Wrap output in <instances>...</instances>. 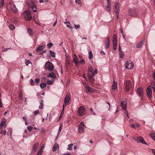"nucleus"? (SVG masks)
<instances>
[{"instance_id":"nucleus-48","label":"nucleus","mask_w":155,"mask_h":155,"mask_svg":"<svg viewBox=\"0 0 155 155\" xmlns=\"http://www.w3.org/2000/svg\"><path fill=\"white\" fill-rule=\"evenodd\" d=\"M1 93H0V107H2V103L1 99Z\"/></svg>"},{"instance_id":"nucleus-19","label":"nucleus","mask_w":155,"mask_h":155,"mask_svg":"<svg viewBox=\"0 0 155 155\" xmlns=\"http://www.w3.org/2000/svg\"><path fill=\"white\" fill-rule=\"evenodd\" d=\"M110 44V38L109 37L107 38L106 41L105 45L106 46V48L107 49L109 46Z\"/></svg>"},{"instance_id":"nucleus-4","label":"nucleus","mask_w":155,"mask_h":155,"mask_svg":"<svg viewBox=\"0 0 155 155\" xmlns=\"http://www.w3.org/2000/svg\"><path fill=\"white\" fill-rule=\"evenodd\" d=\"M26 21H28L31 19V12L29 11H26L22 13Z\"/></svg>"},{"instance_id":"nucleus-17","label":"nucleus","mask_w":155,"mask_h":155,"mask_svg":"<svg viewBox=\"0 0 155 155\" xmlns=\"http://www.w3.org/2000/svg\"><path fill=\"white\" fill-rule=\"evenodd\" d=\"M59 147V145L57 143H55L52 147V151L54 152L56 150L58 149Z\"/></svg>"},{"instance_id":"nucleus-42","label":"nucleus","mask_w":155,"mask_h":155,"mask_svg":"<svg viewBox=\"0 0 155 155\" xmlns=\"http://www.w3.org/2000/svg\"><path fill=\"white\" fill-rule=\"evenodd\" d=\"M142 45V42H140L139 44H138L136 45V47L137 48H139L141 47Z\"/></svg>"},{"instance_id":"nucleus-56","label":"nucleus","mask_w":155,"mask_h":155,"mask_svg":"<svg viewBox=\"0 0 155 155\" xmlns=\"http://www.w3.org/2000/svg\"><path fill=\"white\" fill-rule=\"evenodd\" d=\"M30 84L31 85H34V81L32 79H31L30 80Z\"/></svg>"},{"instance_id":"nucleus-16","label":"nucleus","mask_w":155,"mask_h":155,"mask_svg":"<svg viewBox=\"0 0 155 155\" xmlns=\"http://www.w3.org/2000/svg\"><path fill=\"white\" fill-rule=\"evenodd\" d=\"M119 53L120 57L121 58H123L124 56V53L121 50L120 45L119 48Z\"/></svg>"},{"instance_id":"nucleus-13","label":"nucleus","mask_w":155,"mask_h":155,"mask_svg":"<svg viewBox=\"0 0 155 155\" xmlns=\"http://www.w3.org/2000/svg\"><path fill=\"white\" fill-rule=\"evenodd\" d=\"M137 92L139 96L141 97L142 99L143 96V92L142 88L139 87L137 89Z\"/></svg>"},{"instance_id":"nucleus-45","label":"nucleus","mask_w":155,"mask_h":155,"mask_svg":"<svg viewBox=\"0 0 155 155\" xmlns=\"http://www.w3.org/2000/svg\"><path fill=\"white\" fill-rule=\"evenodd\" d=\"M27 128L28 131H31L33 127L31 126H28L27 127Z\"/></svg>"},{"instance_id":"nucleus-27","label":"nucleus","mask_w":155,"mask_h":155,"mask_svg":"<svg viewBox=\"0 0 155 155\" xmlns=\"http://www.w3.org/2000/svg\"><path fill=\"white\" fill-rule=\"evenodd\" d=\"M4 120H2L1 123L0 125V128H2V127L6 123V119L4 118Z\"/></svg>"},{"instance_id":"nucleus-6","label":"nucleus","mask_w":155,"mask_h":155,"mask_svg":"<svg viewBox=\"0 0 155 155\" xmlns=\"http://www.w3.org/2000/svg\"><path fill=\"white\" fill-rule=\"evenodd\" d=\"M132 83L131 81L127 80L126 81L125 83V90L128 92L132 88Z\"/></svg>"},{"instance_id":"nucleus-36","label":"nucleus","mask_w":155,"mask_h":155,"mask_svg":"<svg viewBox=\"0 0 155 155\" xmlns=\"http://www.w3.org/2000/svg\"><path fill=\"white\" fill-rule=\"evenodd\" d=\"M50 55L53 57H55V56L54 53V52L53 51L50 50Z\"/></svg>"},{"instance_id":"nucleus-15","label":"nucleus","mask_w":155,"mask_h":155,"mask_svg":"<svg viewBox=\"0 0 155 155\" xmlns=\"http://www.w3.org/2000/svg\"><path fill=\"white\" fill-rule=\"evenodd\" d=\"M39 143L37 142L35 143L33 146L32 151L35 152L37 151V149L38 147Z\"/></svg>"},{"instance_id":"nucleus-44","label":"nucleus","mask_w":155,"mask_h":155,"mask_svg":"<svg viewBox=\"0 0 155 155\" xmlns=\"http://www.w3.org/2000/svg\"><path fill=\"white\" fill-rule=\"evenodd\" d=\"M112 42L113 45H117V40H113Z\"/></svg>"},{"instance_id":"nucleus-5","label":"nucleus","mask_w":155,"mask_h":155,"mask_svg":"<svg viewBox=\"0 0 155 155\" xmlns=\"http://www.w3.org/2000/svg\"><path fill=\"white\" fill-rule=\"evenodd\" d=\"M78 116H81L84 115L86 112L85 107L83 106H81L78 109Z\"/></svg>"},{"instance_id":"nucleus-58","label":"nucleus","mask_w":155,"mask_h":155,"mask_svg":"<svg viewBox=\"0 0 155 155\" xmlns=\"http://www.w3.org/2000/svg\"><path fill=\"white\" fill-rule=\"evenodd\" d=\"M113 48L114 50H116L117 49V45H113Z\"/></svg>"},{"instance_id":"nucleus-60","label":"nucleus","mask_w":155,"mask_h":155,"mask_svg":"<svg viewBox=\"0 0 155 155\" xmlns=\"http://www.w3.org/2000/svg\"><path fill=\"white\" fill-rule=\"evenodd\" d=\"M57 19H56V20L54 22V23L53 24V26H55L56 25L57 22Z\"/></svg>"},{"instance_id":"nucleus-30","label":"nucleus","mask_w":155,"mask_h":155,"mask_svg":"<svg viewBox=\"0 0 155 155\" xmlns=\"http://www.w3.org/2000/svg\"><path fill=\"white\" fill-rule=\"evenodd\" d=\"M87 92L89 93H91L93 92L94 89L91 87H89L88 88L87 90Z\"/></svg>"},{"instance_id":"nucleus-50","label":"nucleus","mask_w":155,"mask_h":155,"mask_svg":"<svg viewBox=\"0 0 155 155\" xmlns=\"http://www.w3.org/2000/svg\"><path fill=\"white\" fill-rule=\"evenodd\" d=\"M40 79L38 78H36L35 80V82L37 84L39 83L40 82Z\"/></svg>"},{"instance_id":"nucleus-43","label":"nucleus","mask_w":155,"mask_h":155,"mask_svg":"<svg viewBox=\"0 0 155 155\" xmlns=\"http://www.w3.org/2000/svg\"><path fill=\"white\" fill-rule=\"evenodd\" d=\"M53 83V81L51 80H48L47 82V84L49 85L52 84Z\"/></svg>"},{"instance_id":"nucleus-37","label":"nucleus","mask_w":155,"mask_h":155,"mask_svg":"<svg viewBox=\"0 0 155 155\" xmlns=\"http://www.w3.org/2000/svg\"><path fill=\"white\" fill-rule=\"evenodd\" d=\"M43 100H42L41 102L40 103V105L39 106V108L40 109H42L43 108Z\"/></svg>"},{"instance_id":"nucleus-51","label":"nucleus","mask_w":155,"mask_h":155,"mask_svg":"<svg viewBox=\"0 0 155 155\" xmlns=\"http://www.w3.org/2000/svg\"><path fill=\"white\" fill-rule=\"evenodd\" d=\"M75 2L77 4H81V1L80 0H76Z\"/></svg>"},{"instance_id":"nucleus-25","label":"nucleus","mask_w":155,"mask_h":155,"mask_svg":"<svg viewBox=\"0 0 155 155\" xmlns=\"http://www.w3.org/2000/svg\"><path fill=\"white\" fill-rule=\"evenodd\" d=\"M45 45H43L42 46H40L38 48L36 49V50L37 51H41L42 50L44 49V48H45Z\"/></svg>"},{"instance_id":"nucleus-40","label":"nucleus","mask_w":155,"mask_h":155,"mask_svg":"<svg viewBox=\"0 0 155 155\" xmlns=\"http://www.w3.org/2000/svg\"><path fill=\"white\" fill-rule=\"evenodd\" d=\"M150 136L153 140H155V133L150 134Z\"/></svg>"},{"instance_id":"nucleus-20","label":"nucleus","mask_w":155,"mask_h":155,"mask_svg":"<svg viewBox=\"0 0 155 155\" xmlns=\"http://www.w3.org/2000/svg\"><path fill=\"white\" fill-rule=\"evenodd\" d=\"M30 7L34 12H35L37 11V8L34 3H32Z\"/></svg>"},{"instance_id":"nucleus-18","label":"nucleus","mask_w":155,"mask_h":155,"mask_svg":"<svg viewBox=\"0 0 155 155\" xmlns=\"http://www.w3.org/2000/svg\"><path fill=\"white\" fill-rule=\"evenodd\" d=\"M114 11L116 12V11L119 12L120 6L117 3H115L114 5Z\"/></svg>"},{"instance_id":"nucleus-2","label":"nucleus","mask_w":155,"mask_h":155,"mask_svg":"<svg viewBox=\"0 0 155 155\" xmlns=\"http://www.w3.org/2000/svg\"><path fill=\"white\" fill-rule=\"evenodd\" d=\"M8 9L9 11L11 13H16L17 12V9L15 4L13 3H10L9 4L8 6Z\"/></svg>"},{"instance_id":"nucleus-32","label":"nucleus","mask_w":155,"mask_h":155,"mask_svg":"<svg viewBox=\"0 0 155 155\" xmlns=\"http://www.w3.org/2000/svg\"><path fill=\"white\" fill-rule=\"evenodd\" d=\"M88 58L89 59H92L93 58V54L91 51H90L88 53Z\"/></svg>"},{"instance_id":"nucleus-38","label":"nucleus","mask_w":155,"mask_h":155,"mask_svg":"<svg viewBox=\"0 0 155 155\" xmlns=\"http://www.w3.org/2000/svg\"><path fill=\"white\" fill-rule=\"evenodd\" d=\"M25 63L26 65L27 66L30 63L32 64V63L30 61L28 60H25Z\"/></svg>"},{"instance_id":"nucleus-35","label":"nucleus","mask_w":155,"mask_h":155,"mask_svg":"<svg viewBox=\"0 0 155 155\" xmlns=\"http://www.w3.org/2000/svg\"><path fill=\"white\" fill-rule=\"evenodd\" d=\"M9 27L10 29L12 30H14L15 28V27L14 25L12 24H10L9 25Z\"/></svg>"},{"instance_id":"nucleus-47","label":"nucleus","mask_w":155,"mask_h":155,"mask_svg":"<svg viewBox=\"0 0 155 155\" xmlns=\"http://www.w3.org/2000/svg\"><path fill=\"white\" fill-rule=\"evenodd\" d=\"M79 63L81 64H84L85 63V61L83 59L79 62Z\"/></svg>"},{"instance_id":"nucleus-9","label":"nucleus","mask_w":155,"mask_h":155,"mask_svg":"<svg viewBox=\"0 0 155 155\" xmlns=\"http://www.w3.org/2000/svg\"><path fill=\"white\" fill-rule=\"evenodd\" d=\"M133 139L135 142L137 143L139 142L143 144H147L146 143V142L144 140L143 138L141 137H139L137 139L133 137Z\"/></svg>"},{"instance_id":"nucleus-62","label":"nucleus","mask_w":155,"mask_h":155,"mask_svg":"<svg viewBox=\"0 0 155 155\" xmlns=\"http://www.w3.org/2000/svg\"><path fill=\"white\" fill-rule=\"evenodd\" d=\"M62 115H63V114H60V117H59V120H60L61 119V117H62Z\"/></svg>"},{"instance_id":"nucleus-11","label":"nucleus","mask_w":155,"mask_h":155,"mask_svg":"<svg viewBox=\"0 0 155 155\" xmlns=\"http://www.w3.org/2000/svg\"><path fill=\"white\" fill-rule=\"evenodd\" d=\"M71 98V94L69 93H68L65 98L64 102V104L66 106H67Z\"/></svg>"},{"instance_id":"nucleus-53","label":"nucleus","mask_w":155,"mask_h":155,"mask_svg":"<svg viewBox=\"0 0 155 155\" xmlns=\"http://www.w3.org/2000/svg\"><path fill=\"white\" fill-rule=\"evenodd\" d=\"M116 14H117V19L118 20L119 18V12L116 11Z\"/></svg>"},{"instance_id":"nucleus-49","label":"nucleus","mask_w":155,"mask_h":155,"mask_svg":"<svg viewBox=\"0 0 155 155\" xmlns=\"http://www.w3.org/2000/svg\"><path fill=\"white\" fill-rule=\"evenodd\" d=\"M53 45V44L51 42H49L48 43V44L47 46H48L49 47V48H50Z\"/></svg>"},{"instance_id":"nucleus-29","label":"nucleus","mask_w":155,"mask_h":155,"mask_svg":"<svg viewBox=\"0 0 155 155\" xmlns=\"http://www.w3.org/2000/svg\"><path fill=\"white\" fill-rule=\"evenodd\" d=\"M151 85V88H152L153 91L155 92V81H152Z\"/></svg>"},{"instance_id":"nucleus-61","label":"nucleus","mask_w":155,"mask_h":155,"mask_svg":"<svg viewBox=\"0 0 155 155\" xmlns=\"http://www.w3.org/2000/svg\"><path fill=\"white\" fill-rule=\"evenodd\" d=\"M19 98L20 99H21L22 97V94L21 93H20L19 94Z\"/></svg>"},{"instance_id":"nucleus-52","label":"nucleus","mask_w":155,"mask_h":155,"mask_svg":"<svg viewBox=\"0 0 155 155\" xmlns=\"http://www.w3.org/2000/svg\"><path fill=\"white\" fill-rule=\"evenodd\" d=\"M42 152L43 150H41L39 152H38V153L37 155H41Z\"/></svg>"},{"instance_id":"nucleus-31","label":"nucleus","mask_w":155,"mask_h":155,"mask_svg":"<svg viewBox=\"0 0 155 155\" xmlns=\"http://www.w3.org/2000/svg\"><path fill=\"white\" fill-rule=\"evenodd\" d=\"M47 86L46 84L45 83H43L40 84V86L42 88H43Z\"/></svg>"},{"instance_id":"nucleus-22","label":"nucleus","mask_w":155,"mask_h":155,"mask_svg":"<svg viewBox=\"0 0 155 155\" xmlns=\"http://www.w3.org/2000/svg\"><path fill=\"white\" fill-rule=\"evenodd\" d=\"M127 103L123 101L121 103V106L122 108L124 109H126L127 107Z\"/></svg>"},{"instance_id":"nucleus-33","label":"nucleus","mask_w":155,"mask_h":155,"mask_svg":"<svg viewBox=\"0 0 155 155\" xmlns=\"http://www.w3.org/2000/svg\"><path fill=\"white\" fill-rule=\"evenodd\" d=\"M73 145L72 144H69L67 148V149L68 150H72V147Z\"/></svg>"},{"instance_id":"nucleus-23","label":"nucleus","mask_w":155,"mask_h":155,"mask_svg":"<svg viewBox=\"0 0 155 155\" xmlns=\"http://www.w3.org/2000/svg\"><path fill=\"white\" fill-rule=\"evenodd\" d=\"M70 59H67L65 60V65L67 68H68L70 66Z\"/></svg>"},{"instance_id":"nucleus-3","label":"nucleus","mask_w":155,"mask_h":155,"mask_svg":"<svg viewBox=\"0 0 155 155\" xmlns=\"http://www.w3.org/2000/svg\"><path fill=\"white\" fill-rule=\"evenodd\" d=\"M45 68L49 71H52L54 68V65L49 61L46 62L45 64Z\"/></svg>"},{"instance_id":"nucleus-55","label":"nucleus","mask_w":155,"mask_h":155,"mask_svg":"<svg viewBox=\"0 0 155 155\" xmlns=\"http://www.w3.org/2000/svg\"><path fill=\"white\" fill-rule=\"evenodd\" d=\"M80 27V25H75V28L76 29H77L78 28H79Z\"/></svg>"},{"instance_id":"nucleus-41","label":"nucleus","mask_w":155,"mask_h":155,"mask_svg":"<svg viewBox=\"0 0 155 155\" xmlns=\"http://www.w3.org/2000/svg\"><path fill=\"white\" fill-rule=\"evenodd\" d=\"M84 85V87L87 90L89 87L88 86V85L86 84V83H84L82 81Z\"/></svg>"},{"instance_id":"nucleus-57","label":"nucleus","mask_w":155,"mask_h":155,"mask_svg":"<svg viewBox=\"0 0 155 155\" xmlns=\"http://www.w3.org/2000/svg\"><path fill=\"white\" fill-rule=\"evenodd\" d=\"M39 113V111L38 110H35L34 112V113L35 115H37Z\"/></svg>"},{"instance_id":"nucleus-10","label":"nucleus","mask_w":155,"mask_h":155,"mask_svg":"<svg viewBox=\"0 0 155 155\" xmlns=\"http://www.w3.org/2000/svg\"><path fill=\"white\" fill-rule=\"evenodd\" d=\"M133 63L130 61H127L126 64V68L129 70L132 69L134 67Z\"/></svg>"},{"instance_id":"nucleus-46","label":"nucleus","mask_w":155,"mask_h":155,"mask_svg":"<svg viewBox=\"0 0 155 155\" xmlns=\"http://www.w3.org/2000/svg\"><path fill=\"white\" fill-rule=\"evenodd\" d=\"M28 32L30 34H31L32 33V31L30 28L27 29Z\"/></svg>"},{"instance_id":"nucleus-64","label":"nucleus","mask_w":155,"mask_h":155,"mask_svg":"<svg viewBox=\"0 0 155 155\" xmlns=\"http://www.w3.org/2000/svg\"><path fill=\"white\" fill-rule=\"evenodd\" d=\"M152 153L155 155V149H152Z\"/></svg>"},{"instance_id":"nucleus-7","label":"nucleus","mask_w":155,"mask_h":155,"mask_svg":"<svg viewBox=\"0 0 155 155\" xmlns=\"http://www.w3.org/2000/svg\"><path fill=\"white\" fill-rule=\"evenodd\" d=\"M137 11L135 9H130L128 11L129 15L133 17H136L137 14Z\"/></svg>"},{"instance_id":"nucleus-59","label":"nucleus","mask_w":155,"mask_h":155,"mask_svg":"<svg viewBox=\"0 0 155 155\" xmlns=\"http://www.w3.org/2000/svg\"><path fill=\"white\" fill-rule=\"evenodd\" d=\"M153 76L154 79V81H155V71L153 73Z\"/></svg>"},{"instance_id":"nucleus-1","label":"nucleus","mask_w":155,"mask_h":155,"mask_svg":"<svg viewBox=\"0 0 155 155\" xmlns=\"http://www.w3.org/2000/svg\"><path fill=\"white\" fill-rule=\"evenodd\" d=\"M93 69L92 67H89L88 69V74L87 75L89 80L92 83H93L95 80L93 77L97 73V68H95L94 71H93Z\"/></svg>"},{"instance_id":"nucleus-34","label":"nucleus","mask_w":155,"mask_h":155,"mask_svg":"<svg viewBox=\"0 0 155 155\" xmlns=\"http://www.w3.org/2000/svg\"><path fill=\"white\" fill-rule=\"evenodd\" d=\"M62 127H63V126H62V124H60V127H59V128L58 132V135L61 132V130H62Z\"/></svg>"},{"instance_id":"nucleus-14","label":"nucleus","mask_w":155,"mask_h":155,"mask_svg":"<svg viewBox=\"0 0 155 155\" xmlns=\"http://www.w3.org/2000/svg\"><path fill=\"white\" fill-rule=\"evenodd\" d=\"M107 5L106 6V9L108 12H110L111 9V4L109 0H107Z\"/></svg>"},{"instance_id":"nucleus-12","label":"nucleus","mask_w":155,"mask_h":155,"mask_svg":"<svg viewBox=\"0 0 155 155\" xmlns=\"http://www.w3.org/2000/svg\"><path fill=\"white\" fill-rule=\"evenodd\" d=\"M84 125L83 122H81L79 125L78 131L80 133H82L84 132Z\"/></svg>"},{"instance_id":"nucleus-26","label":"nucleus","mask_w":155,"mask_h":155,"mask_svg":"<svg viewBox=\"0 0 155 155\" xmlns=\"http://www.w3.org/2000/svg\"><path fill=\"white\" fill-rule=\"evenodd\" d=\"M48 77H50L53 78H56L55 74L53 72H51L49 73Z\"/></svg>"},{"instance_id":"nucleus-28","label":"nucleus","mask_w":155,"mask_h":155,"mask_svg":"<svg viewBox=\"0 0 155 155\" xmlns=\"http://www.w3.org/2000/svg\"><path fill=\"white\" fill-rule=\"evenodd\" d=\"M65 24H67V27L68 28L71 29L72 28V27L70 23L69 22H65L64 23Z\"/></svg>"},{"instance_id":"nucleus-8","label":"nucleus","mask_w":155,"mask_h":155,"mask_svg":"<svg viewBox=\"0 0 155 155\" xmlns=\"http://www.w3.org/2000/svg\"><path fill=\"white\" fill-rule=\"evenodd\" d=\"M146 93L148 97L150 98H151L152 96L151 86H149L147 87L146 90Z\"/></svg>"},{"instance_id":"nucleus-21","label":"nucleus","mask_w":155,"mask_h":155,"mask_svg":"<svg viewBox=\"0 0 155 155\" xmlns=\"http://www.w3.org/2000/svg\"><path fill=\"white\" fill-rule=\"evenodd\" d=\"M73 58L74 63L76 64H78V59L75 54L73 55Z\"/></svg>"},{"instance_id":"nucleus-63","label":"nucleus","mask_w":155,"mask_h":155,"mask_svg":"<svg viewBox=\"0 0 155 155\" xmlns=\"http://www.w3.org/2000/svg\"><path fill=\"white\" fill-rule=\"evenodd\" d=\"M100 53L101 54H105V53L103 51H100Z\"/></svg>"},{"instance_id":"nucleus-54","label":"nucleus","mask_w":155,"mask_h":155,"mask_svg":"<svg viewBox=\"0 0 155 155\" xmlns=\"http://www.w3.org/2000/svg\"><path fill=\"white\" fill-rule=\"evenodd\" d=\"M113 40H117V37L116 34H114L113 37Z\"/></svg>"},{"instance_id":"nucleus-39","label":"nucleus","mask_w":155,"mask_h":155,"mask_svg":"<svg viewBox=\"0 0 155 155\" xmlns=\"http://www.w3.org/2000/svg\"><path fill=\"white\" fill-rule=\"evenodd\" d=\"M4 0H0V7H2L4 5Z\"/></svg>"},{"instance_id":"nucleus-24","label":"nucleus","mask_w":155,"mask_h":155,"mask_svg":"<svg viewBox=\"0 0 155 155\" xmlns=\"http://www.w3.org/2000/svg\"><path fill=\"white\" fill-rule=\"evenodd\" d=\"M112 90H115L117 89V83L115 81H114L112 85Z\"/></svg>"}]
</instances>
